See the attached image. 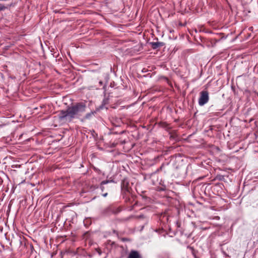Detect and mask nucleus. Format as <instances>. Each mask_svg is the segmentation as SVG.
<instances>
[{
  "instance_id": "obj_1",
  "label": "nucleus",
  "mask_w": 258,
  "mask_h": 258,
  "mask_svg": "<svg viewBox=\"0 0 258 258\" xmlns=\"http://www.w3.org/2000/svg\"><path fill=\"white\" fill-rule=\"evenodd\" d=\"M86 105L83 102L77 103L68 106L66 110L58 112L57 116L59 121L64 123L73 122L74 119H80L86 112Z\"/></svg>"
},
{
  "instance_id": "obj_2",
  "label": "nucleus",
  "mask_w": 258,
  "mask_h": 258,
  "mask_svg": "<svg viewBox=\"0 0 258 258\" xmlns=\"http://www.w3.org/2000/svg\"><path fill=\"white\" fill-rule=\"evenodd\" d=\"M209 100V92L208 91H202L200 93V97L199 98V104L200 106H203L206 104Z\"/></svg>"
},
{
  "instance_id": "obj_3",
  "label": "nucleus",
  "mask_w": 258,
  "mask_h": 258,
  "mask_svg": "<svg viewBox=\"0 0 258 258\" xmlns=\"http://www.w3.org/2000/svg\"><path fill=\"white\" fill-rule=\"evenodd\" d=\"M121 209L120 207H115L110 206L107 207L105 210L104 213L106 214H117L121 211Z\"/></svg>"
},
{
  "instance_id": "obj_4",
  "label": "nucleus",
  "mask_w": 258,
  "mask_h": 258,
  "mask_svg": "<svg viewBox=\"0 0 258 258\" xmlns=\"http://www.w3.org/2000/svg\"><path fill=\"white\" fill-rule=\"evenodd\" d=\"M127 258H143L142 255L139 251L135 250H132Z\"/></svg>"
},
{
  "instance_id": "obj_5",
  "label": "nucleus",
  "mask_w": 258,
  "mask_h": 258,
  "mask_svg": "<svg viewBox=\"0 0 258 258\" xmlns=\"http://www.w3.org/2000/svg\"><path fill=\"white\" fill-rule=\"evenodd\" d=\"M187 252L190 253L194 258H197V251L193 247L187 246L186 248Z\"/></svg>"
},
{
  "instance_id": "obj_6",
  "label": "nucleus",
  "mask_w": 258,
  "mask_h": 258,
  "mask_svg": "<svg viewBox=\"0 0 258 258\" xmlns=\"http://www.w3.org/2000/svg\"><path fill=\"white\" fill-rule=\"evenodd\" d=\"M150 44L153 49H155L161 47L164 45V43L162 42H152Z\"/></svg>"
},
{
  "instance_id": "obj_7",
  "label": "nucleus",
  "mask_w": 258,
  "mask_h": 258,
  "mask_svg": "<svg viewBox=\"0 0 258 258\" xmlns=\"http://www.w3.org/2000/svg\"><path fill=\"white\" fill-rule=\"evenodd\" d=\"M113 182V180H105L102 181L101 182V184H100V188H101V190L102 191H104V190L105 189V187L104 186V184H107L109 182Z\"/></svg>"
},
{
  "instance_id": "obj_8",
  "label": "nucleus",
  "mask_w": 258,
  "mask_h": 258,
  "mask_svg": "<svg viewBox=\"0 0 258 258\" xmlns=\"http://www.w3.org/2000/svg\"><path fill=\"white\" fill-rule=\"evenodd\" d=\"M93 115H94L93 112H90L89 113H88L85 115V116L84 117V119H90Z\"/></svg>"
},
{
  "instance_id": "obj_9",
  "label": "nucleus",
  "mask_w": 258,
  "mask_h": 258,
  "mask_svg": "<svg viewBox=\"0 0 258 258\" xmlns=\"http://www.w3.org/2000/svg\"><path fill=\"white\" fill-rule=\"evenodd\" d=\"M6 9V7L2 4H0V11H3Z\"/></svg>"
},
{
  "instance_id": "obj_10",
  "label": "nucleus",
  "mask_w": 258,
  "mask_h": 258,
  "mask_svg": "<svg viewBox=\"0 0 258 258\" xmlns=\"http://www.w3.org/2000/svg\"><path fill=\"white\" fill-rule=\"evenodd\" d=\"M138 217L139 218H144V215H140V216H138Z\"/></svg>"
},
{
  "instance_id": "obj_11",
  "label": "nucleus",
  "mask_w": 258,
  "mask_h": 258,
  "mask_svg": "<svg viewBox=\"0 0 258 258\" xmlns=\"http://www.w3.org/2000/svg\"><path fill=\"white\" fill-rule=\"evenodd\" d=\"M107 192H106V193H105V194H103V195H102V196H103L104 197H106V196H107Z\"/></svg>"
},
{
  "instance_id": "obj_12",
  "label": "nucleus",
  "mask_w": 258,
  "mask_h": 258,
  "mask_svg": "<svg viewBox=\"0 0 258 258\" xmlns=\"http://www.w3.org/2000/svg\"><path fill=\"white\" fill-rule=\"evenodd\" d=\"M163 165H162L160 167V169H158V171H159V170H161V169H162V167H163Z\"/></svg>"
},
{
  "instance_id": "obj_13",
  "label": "nucleus",
  "mask_w": 258,
  "mask_h": 258,
  "mask_svg": "<svg viewBox=\"0 0 258 258\" xmlns=\"http://www.w3.org/2000/svg\"><path fill=\"white\" fill-rule=\"evenodd\" d=\"M99 83H100L101 85H102V81H100V82H99Z\"/></svg>"
},
{
  "instance_id": "obj_14",
  "label": "nucleus",
  "mask_w": 258,
  "mask_h": 258,
  "mask_svg": "<svg viewBox=\"0 0 258 258\" xmlns=\"http://www.w3.org/2000/svg\"><path fill=\"white\" fill-rule=\"evenodd\" d=\"M222 178H223V176H222V177H220V178H219V179H220V180H222Z\"/></svg>"
},
{
  "instance_id": "obj_15",
  "label": "nucleus",
  "mask_w": 258,
  "mask_h": 258,
  "mask_svg": "<svg viewBox=\"0 0 258 258\" xmlns=\"http://www.w3.org/2000/svg\"><path fill=\"white\" fill-rule=\"evenodd\" d=\"M222 178H223V176H222V177H220V178H219V179H220V180H222Z\"/></svg>"
}]
</instances>
